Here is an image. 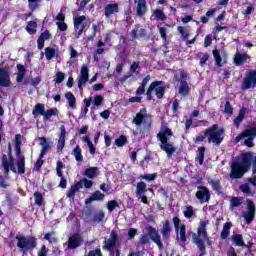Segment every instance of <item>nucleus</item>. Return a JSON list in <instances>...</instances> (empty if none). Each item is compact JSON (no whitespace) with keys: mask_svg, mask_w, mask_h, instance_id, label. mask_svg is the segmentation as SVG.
<instances>
[{"mask_svg":"<svg viewBox=\"0 0 256 256\" xmlns=\"http://www.w3.org/2000/svg\"><path fill=\"white\" fill-rule=\"evenodd\" d=\"M169 137H173V131L167 126H162L160 133L157 134V139L160 141V149L165 151L167 157H173L177 148L169 143Z\"/></svg>","mask_w":256,"mask_h":256,"instance_id":"f257e3e1","label":"nucleus"},{"mask_svg":"<svg viewBox=\"0 0 256 256\" xmlns=\"http://www.w3.org/2000/svg\"><path fill=\"white\" fill-rule=\"evenodd\" d=\"M17 247L21 251L23 256H27L28 253H33L37 248V239L35 236L25 237L23 234L16 235Z\"/></svg>","mask_w":256,"mask_h":256,"instance_id":"f03ea898","label":"nucleus"},{"mask_svg":"<svg viewBox=\"0 0 256 256\" xmlns=\"http://www.w3.org/2000/svg\"><path fill=\"white\" fill-rule=\"evenodd\" d=\"M205 137H208V143H213L216 147H219L225 139V128H219V124H213L205 129Z\"/></svg>","mask_w":256,"mask_h":256,"instance_id":"7ed1b4c3","label":"nucleus"},{"mask_svg":"<svg viewBox=\"0 0 256 256\" xmlns=\"http://www.w3.org/2000/svg\"><path fill=\"white\" fill-rule=\"evenodd\" d=\"M148 235L142 234L139 238V245H149L151 241L155 243L159 249H163V242H161V235H159V231L155 229L153 226L147 227Z\"/></svg>","mask_w":256,"mask_h":256,"instance_id":"20e7f679","label":"nucleus"},{"mask_svg":"<svg viewBox=\"0 0 256 256\" xmlns=\"http://www.w3.org/2000/svg\"><path fill=\"white\" fill-rule=\"evenodd\" d=\"M178 71V74H174L175 81H177V83H180L178 93L183 97H187V95H189L191 91V87H189V84L187 83V79H189V73H187V71L182 68H180Z\"/></svg>","mask_w":256,"mask_h":256,"instance_id":"39448f33","label":"nucleus"},{"mask_svg":"<svg viewBox=\"0 0 256 256\" xmlns=\"http://www.w3.org/2000/svg\"><path fill=\"white\" fill-rule=\"evenodd\" d=\"M132 123L141 127L143 125L144 129H151V125H153V116L151 114H147V108H141L140 112L136 114L133 118Z\"/></svg>","mask_w":256,"mask_h":256,"instance_id":"423d86ee","label":"nucleus"},{"mask_svg":"<svg viewBox=\"0 0 256 256\" xmlns=\"http://www.w3.org/2000/svg\"><path fill=\"white\" fill-rule=\"evenodd\" d=\"M256 137V126L246 128L240 133L238 136L235 137V143H239L241 140H244V145L246 147H255V143L253 142Z\"/></svg>","mask_w":256,"mask_h":256,"instance_id":"0eeeda50","label":"nucleus"},{"mask_svg":"<svg viewBox=\"0 0 256 256\" xmlns=\"http://www.w3.org/2000/svg\"><path fill=\"white\" fill-rule=\"evenodd\" d=\"M32 115H42L45 121H49L52 117H59V109L55 107L45 111V104L38 103L32 110Z\"/></svg>","mask_w":256,"mask_h":256,"instance_id":"6e6552de","label":"nucleus"},{"mask_svg":"<svg viewBox=\"0 0 256 256\" xmlns=\"http://www.w3.org/2000/svg\"><path fill=\"white\" fill-rule=\"evenodd\" d=\"M256 87V70H248L245 77L242 80L241 90L249 91V89H255Z\"/></svg>","mask_w":256,"mask_h":256,"instance_id":"1a4fd4ad","label":"nucleus"},{"mask_svg":"<svg viewBox=\"0 0 256 256\" xmlns=\"http://www.w3.org/2000/svg\"><path fill=\"white\" fill-rule=\"evenodd\" d=\"M74 29L77 31L76 39H79L83 35L85 29H89V22H87V17L85 15L74 17Z\"/></svg>","mask_w":256,"mask_h":256,"instance_id":"9d476101","label":"nucleus"},{"mask_svg":"<svg viewBox=\"0 0 256 256\" xmlns=\"http://www.w3.org/2000/svg\"><path fill=\"white\" fill-rule=\"evenodd\" d=\"M172 222L176 233H180V241L182 243H187V227L185 224H181V219L179 217H173Z\"/></svg>","mask_w":256,"mask_h":256,"instance_id":"9b49d317","label":"nucleus"},{"mask_svg":"<svg viewBox=\"0 0 256 256\" xmlns=\"http://www.w3.org/2000/svg\"><path fill=\"white\" fill-rule=\"evenodd\" d=\"M67 249L70 251H74V249H78V247H81L83 245V236L80 233H74L72 234L67 242Z\"/></svg>","mask_w":256,"mask_h":256,"instance_id":"f8f14e48","label":"nucleus"},{"mask_svg":"<svg viewBox=\"0 0 256 256\" xmlns=\"http://www.w3.org/2000/svg\"><path fill=\"white\" fill-rule=\"evenodd\" d=\"M117 243H119V234H117L116 230H112L110 232V238L104 241L103 249L112 251L117 247Z\"/></svg>","mask_w":256,"mask_h":256,"instance_id":"ddd939ff","label":"nucleus"},{"mask_svg":"<svg viewBox=\"0 0 256 256\" xmlns=\"http://www.w3.org/2000/svg\"><path fill=\"white\" fill-rule=\"evenodd\" d=\"M247 212L243 215L244 220L247 225H251L253 223V219H255V202L251 199H247Z\"/></svg>","mask_w":256,"mask_h":256,"instance_id":"4468645a","label":"nucleus"},{"mask_svg":"<svg viewBox=\"0 0 256 256\" xmlns=\"http://www.w3.org/2000/svg\"><path fill=\"white\" fill-rule=\"evenodd\" d=\"M196 192V198L200 200V203H209L211 201V191L207 186H198Z\"/></svg>","mask_w":256,"mask_h":256,"instance_id":"2eb2a0df","label":"nucleus"},{"mask_svg":"<svg viewBox=\"0 0 256 256\" xmlns=\"http://www.w3.org/2000/svg\"><path fill=\"white\" fill-rule=\"evenodd\" d=\"M9 159L5 154L2 155V166L4 168L5 173H9V169L12 173H17V168H15V164L13 163V155L9 152Z\"/></svg>","mask_w":256,"mask_h":256,"instance_id":"dca6fc26","label":"nucleus"},{"mask_svg":"<svg viewBox=\"0 0 256 256\" xmlns=\"http://www.w3.org/2000/svg\"><path fill=\"white\" fill-rule=\"evenodd\" d=\"M63 169H65V164L61 160H58L56 162V175L61 178L58 187L60 189H67V179L63 176Z\"/></svg>","mask_w":256,"mask_h":256,"instance_id":"f3484780","label":"nucleus"},{"mask_svg":"<svg viewBox=\"0 0 256 256\" xmlns=\"http://www.w3.org/2000/svg\"><path fill=\"white\" fill-rule=\"evenodd\" d=\"M89 81V67L83 65L80 70V77L78 79V89L83 91V85Z\"/></svg>","mask_w":256,"mask_h":256,"instance_id":"a211bd4d","label":"nucleus"},{"mask_svg":"<svg viewBox=\"0 0 256 256\" xmlns=\"http://www.w3.org/2000/svg\"><path fill=\"white\" fill-rule=\"evenodd\" d=\"M0 87H11V76L5 68H0Z\"/></svg>","mask_w":256,"mask_h":256,"instance_id":"6ab92c4d","label":"nucleus"},{"mask_svg":"<svg viewBox=\"0 0 256 256\" xmlns=\"http://www.w3.org/2000/svg\"><path fill=\"white\" fill-rule=\"evenodd\" d=\"M119 13V3H110L104 7V16L106 19H110L112 15Z\"/></svg>","mask_w":256,"mask_h":256,"instance_id":"aec40b11","label":"nucleus"},{"mask_svg":"<svg viewBox=\"0 0 256 256\" xmlns=\"http://www.w3.org/2000/svg\"><path fill=\"white\" fill-rule=\"evenodd\" d=\"M67 136V129L65 125L60 126V135L57 142V151L58 153H62L63 149H65V137Z\"/></svg>","mask_w":256,"mask_h":256,"instance_id":"412c9836","label":"nucleus"},{"mask_svg":"<svg viewBox=\"0 0 256 256\" xmlns=\"http://www.w3.org/2000/svg\"><path fill=\"white\" fill-rule=\"evenodd\" d=\"M53 39V34L49 30L41 32L40 36L37 39L38 49H43L45 47V42Z\"/></svg>","mask_w":256,"mask_h":256,"instance_id":"4be33fe9","label":"nucleus"},{"mask_svg":"<svg viewBox=\"0 0 256 256\" xmlns=\"http://www.w3.org/2000/svg\"><path fill=\"white\" fill-rule=\"evenodd\" d=\"M171 221L166 220L160 230V233L162 234L163 241H169L171 237Z\"/></svg>","mask_w":256,"mask_h":256,"instance_id":"5701e85b","label":"nucleus"},{"mask_svg":"<svg viewBox=\"0 0 256 256\" xmlns=\"http://www.w3.org/2000/svg\"><path fill=\"white\" fill-rule=\"evenodd\" d=\"M80 189H83V181H78L74 183L66 192V197L68 199H74L75 193H77Z\"/></svg>","mask_w":256,"mask_h":256,"instance_id":"b1692460","label":"nucleus"},{"mask_svg":"<svg viewBox=\"0 0 256 256\" xmlns=\"http://www.w3.org/2000/svg\"><path fill=\"white\" fill-rule=\"evenodd\" d=\"M247 59H251V56H249V54H242L237 52L234 56V64L236 65V67H241L242 65H245V63H247Z\"/></svg>","mask_w":256,"mask_h":256,"instance_id":"393cba45","label":"nucleus"},{"mask_svg":"<svg viewBox=\"0 0 256 256\" xmlns=\"http://www.w3.org/2000/svg\"><path fill=\"white\" fill-rule=\"evenodd\" d=\"M208 184L211 185L213 191H215L217 195H221L223 193V186L221 185V180L208 178Z\"/></svg>","mask_w":256,"mask_h":256,"instance_id":"a878e982","label":"nucleus"},{"mask_svg":"<svg viewBox=\"0 0 256 256\" xmlns=\"http://www.w3.org/2000/svg\"><path fill=\"white\" fill-rule=\"evenodd\" d=\"M147 13V0H138L136 6V15L137 17H145Z\"/></svg>","mask_w":256,"mask_h":256,"instance_id":"bb28decb","label":"nucleus"},{"mask_svg":"<svg viewBox=\"0 0 256 256\" xmlns=\"http://www.w3.org/2000/svg\"><path fill=\"white\" fill-rule=\"evenodd\" d=\"M105 199V194L101 193V191L96 190L89 198L85 199V205H89L93 203V201H103Z\"/></svg>","mask_w":256,"mask_h":256,"instance_id":"cd10ccee","label":"nucleus"},{"mask_svg":"<svg viewBox=\"0 0 256 256\" xmlns=\"http://www.w3.org/2000/svg\"><path fill=\"white\" fill-rule=\"evenodd\" d=\"M157 85H165V82H163V81H154L149 85V87L146 91V97H147L148 101L153 100V91H155V88L157 87Z\"/></svg>","mask_w":256,"mask_h":256,"instance_id":"c85d7f7f","label":"nucleus"},{"mask_svg":"<svg viewBox=\"0 0 256 256\" xmlns=\"http://www.w3.org/2000/svg\"><path fill=\"white\" fill-rule=\"evenodd\" d=\"M231 227H233V223L232 222H226L223 225V229L220 233V239H227L229 237V235L231 234Z\"/></svg>","mask_w":256,"mask_h":256,"instance_id":"c756f323","label":"nucleus"},{"mask_svg":"<svg viewBox=\"0 0 256 256\" xmlns=\"http://www.w3.org/2000/svg\"><path fill=\"white\" fill-rule=\"evenodd\" d=\"M65 98L67 99L68 105L71 109H77V98H75V95H73L72 92H66Z\"/></svg>","mask_w":256,"mask_h":256,"instance_id":"7c9ffc66","label":"nucleus"},{"mask_svg":"<svg viewBox=\"0 0 256 256\" xmlns=\"http://www.w3.org/2000/svg\"><path fill=\"white\" fill-rule=\"evenodd\" d=\"M18 175H25V157H20L16 162Z\"/></svg>","mask_w":256,"mask_h":256,"instance_id":"2f4dec72","label":"nucleus"},{"mask_svg":"<svg viewBox=\"0 0 256 256\" xmlns=\"http://www.w3.org/2000/svg\"><path fill=\"white\" fill-rule=\"evenodd\" d=\"M97 173H99L98 167H90L85 170L84 175L85 177H88V179H95Z\"/></svg>","mask_w":256,"mask_h":256,"instance_id":"473e14b6","label":"nucleus"},{"mask_svg":"<svg viewBox=\"0 0 256 256\" xmlns=\"http://www.w3.org/2000/svg\"><path fill=\"white\" fill-rule=\"evenodd\" d=\"M232 241L236 247H245V241L243 240V235L233 234Z\"/></svg>","mask_w":256,"mask_h":256,"instance_id":"72a5a7b5","label":"nucleus"},{"mask_svg":"<svg viewBox=\"0 0 256 256\" xmlns=\"http://www.w3.org/2000/svg\"><path fill=\"white\" fill-rule=\"evenodd\" d=\"M25 30L29 35H35L37 33V22L29 21L25 27Z\"/></svg>","mask_w":256,"mask_h":256,"instance_id":"f704fd0d","label":"nucleus"},{"mask_svg":"<svg viewBox=\"0 0 256 256\" xmlns=\"http://www.w3.org/2000/svg\"><path fill=\"white\" fill-rule=\"evenodd\" d=\"M147 193V184L145 182H139L136 186V197L145 195Z\"/></svg>","mask_w":256,"mask_h":256,"instance_id":"c9c22d12","label":"nucleus"},{"mask_svg":"<svg viewBox=\"0 0 256 256\" xmlns=\"http://www.w3.org/2000/svg\"><path fill=\"white\" fill-rule=\"evenodd\" d=\"M212 55L214 57V60H215V66L216 67H223V58H221V53L219 52V50L217 49H214L212 51Z\"/></svg>","mask_w":256,"mask_h":256,"instance_id":"e433bc0d","label":"nucleus"},{"mask_svg":"<svg viewBox=\"0 0 256 256\" xmlns=\"http://www.w3.org/2000/svg\"><path fill=\"white\" fill-rule=\"evenodd\" d=\"M72 155H74V157L78 163H81V161H83V150H81V147L79 145H77L74 148Z\"/></svg>","mask_w":256,"mask_h":256,"instance_id":"4c0bfd02","label":"nucleus"},{"mask_svg":"<svg viewBox=\"0 0 256 256\" xmlns=\"http://www.w3.org/2000/svg\"><path fill=\"white\" fill-rule=\"evenodd\" d=\"M82 141L84 143H87L90 155H95L97 148H95V146L93 145V142H91V139L89 138V136H84Z\"/></svg>","mask_w":256,"mask_h":256,"instance_id":"58836bf2","label":"nucleus"},{"mask_svg":"<svg viewBox=\"0 0 256 256\" xmlns=\"http://www.w3.org/2000/svg\"><path fill=\"white\" fill-rule=\"evenodd\" d=\"M153 15L156 21H167V16L165 15V12H163V10L161 9L154 10Z\"/></svg>","mask_w":256,"mask_h":256,"instance_id":"ea45409f","label":"nucleus"},{"mask_svg":"<svg viewBox=\"0 0 256 256\" xmlns=\"http://www.w3.org/2000/svg\"><path fill=\"white\" fill-rule=\"evenodd\" d=\"M55 55H57V50L53 47H46L45 48V57L48 61L54 59Z\"/></svg>","mask_w":256,"mask_h":256,"instance_id":"a19ab883","label":"nucleus"},{"mask_svg":"<svg viewBox=\"0 0 256 256\" xmlns=\"http://www.w3.org/2000/svg\"><path fill=\"white\" fill-rule=\"evenodd\" d=\"M239 189L242 193H244V195H250L251 197L255 195V191L251 190V187L249 186L248 183L240 185Z\"/></svg>","mask_w":256,"mask_h":256,"instance_id":"79ce46f5","label":"nucleus"},{"mask_svg":"<svg viewBox=\"0 0 256 256\" xmlns=\"http://www.w3.org/2000/svg\"><path fill=\"white\" fill-rule=\"evenodd\" d=\"M158 29H159L160 37L164 43V47H167L169 45V40H167V28L158 26Z\"/></svg>","mask_w":256,"mask_h":256,"instance_id":"37998d69","label":"nucleus"},{"mask_svg":"<svg viewBox=\"0 0 256 256\" xmlns=\"http://www.w3.org/2000/svg\"><path fill=\"white\" fill-rule=\"evenodd\" d=\"M154 91L157 99H163V97L165 96V86L157 85L154 88Z\"/></svg>","mask_w":256,"mask_h":256,"instance_id":"c03bdc74","label":"nucleus"},{"mask_svg":"<svg viewBox=\"0 0 256 256\" xmlns=\"http://www.w3.org/2000/svg\"><path fill=\"white\" fill-rule=\"evenodd\" d=\"M120 59H121V63L117 64L116 66V73H122L123 72V68L125 67V63H127V57L124 55H120Z\"/></svg>","mask_w":256,"mask_h":256,"instance_id":"a18cd8bd","label":"nucleus"},{"mask_svg":"<svg viewBox=\"0 0 256 256\" xmlns=\"http://www.w3.org/2000/svg\"><path fill=\"white\" fill-rule=\"evenodd\" d=\"M127 136L125 135H120L116 140H115V145L116 147H125L127 145Z\"/></svg>","mask_w":256,"mask_h":256,"instance_id":"49530a36","label":"nucleus"},{"mask_svg":"<svg viewBox=\"0 0 256 256\" xmlns=\"http://www.w3.org/2000/svg\"><path fill=\"white\" fill-rule=\"evenodd\" d=\"M205 151H206V148L204 146L198 148L199 165H203L205 161Z\"/></svg>","mask_w":256,"mask_h":256,"instance_id":"de8ad7c7","label":"nucleus"},{"mask_svg":"<svg viewBox=\"0 0 256 256\" xmlns=\"http://www.w3.org/2000/svg\"><path fill=\"white\" fill-rule=\"evenodd\" d=\"M34 199H35V205H38V207H41L44 202L43 194H41L39 191L34 192Z\"/></svg>","mask_w":256,"mask_h":256,"instance_id":"09e8293b","label":"nucleus"},{"mask_svg":"<svg viewBox=\"0 0 256 256\" xmlns=\"http://www.w3.org/2000/svg\"><path fill=\"white\" fill-rule=\"evenodd\" d=\"M243 205V199L239 197H232L230 200V207H241Z\"/></svg>","mask_w":256,"mask_h":256,"instance_id":"8fccbe9b","label":"nucleus"},{"mask_svg":"<svg viewBox=\"0 0 256 256\" xmlns=\"http://www.w3.org/2000/svg\"><path fill=\"white\" fill-rule=\"evenodd\" d=\"M117 207H119V202H117V200H110L107 202V209L110 213H113Z\"/></svg>","mask_w":256,"mask_h":256,"instance_id":"3c124183","label":"nucleus"},{"mask_svg":"<svg viewBox=\"0 0 256 256\" xmlns=\"http://www.w3.org/2000/svg\"><path fill=\"white\" fill-rule=\"evenodd\" d=\"M39 3H41V0H28V7L30 11H36L39 7Z\"/></svg>","mask_w":256,"mask_h":256,"instance_id":"603ef678","label":"nucleus"},{"mask_svg":"<svg viewBox=\"0 0 256 256\" xmlns=\"http://www.w3.org/2000/svg\"><path fill=\"white\" fill-rule=\"evenodd\" d=\"M177 31L180 33V35H182L184 41H187V39H189V32H187V29H185V27L178 26Z\"/></svg>","mask_w":256,"mask_h":256,"instance_id":"864d4df0","label":"nucleus"},{"mask_svg":"<svg viewBox=\"0 0 256 256\" xmlns=\"http://www.w3.org/2000/svg\"><path fill=\"white\" fill-rule=\"evenodd\" d=\"M39 139L41 141L40 145H42V149L46 152L49 151V149H51V145L49 144V142H47V138L40 137Z\"/></svg>","mask_w":256,"mask_h":256,"instance_id":"5fc2aeb1","label":"nucleus"},{"mask_svg":"<svg viewBox=\"0 0 256 256\" xmlns=\"http://www.w3.org/2000/svg\"><path fill=\"white\" fill-rule=\"evenodd\" d=\"M206 139H208V136H205V130H204V135H198L195 138H193V141L195 145H201Z\"/></svg>","mask_w":256,"mask_h":256,"instance_id":"6e6d98bb","label":"nucleus"},{"mask_svg":"<svg viewBox=\"0 0 256 256\" xmlns=\"http://www.w3.org/2000/svg\"><path fill=\"white\" fill-rule=\"evenodd\" d=\"M193 215H195L193 206H187L186 211H184V217H186V219H191V217H193Z\"/></svg>","mask_w":256,"mask_h":256,"instance_id":"4d7b16f0","label":"nucleus"},{"mask_svg":"<svg viewBox=\"0 0 256 256\" xmlns=\"http://www.w3.org/2000/svg\"><path fill=\"white\" fill-rule=\"evenodd\" d=\"M224 113L226 115H233V106L231 105V102L226 101L224 105Z\"/></svg>","mask_w":256,"mask_h":256,"instance_id":"13d9d810","label":"nucleus"},{"mask_svg":"<svg viewBox=\"0 0 256 256\" xmlns=\"http://www.w3.org/2000/svg\"><path fill=\"white\" fill-rule=\"evenodd\" d=\"M140 179H145L146 181H155V179H157V173L140 175Z\"/></svg>","mask_w":256,"mask_h":256,"instance_id":"bf43d9fd","label":"nucleus"},{"mask_svg":"<svg viewBox=\"0 0 256 256\" xmlns=\"http://www.w3.org/2000/svg\"><path fill=\"white\" fill-rule=\"evenodd\" d=\"M91 3V0H82L78 5V12L85 11V7Z\"/></svg>","mask_w":256,"mask_h":256,"instance_id":"052dcab7","label":"nucleus"},{"mask_svg":"<svg viewBox=\"0 0 256 256\" xmlns=\"http://www.w3.org/2000/svg\"><path fill=\"white\" fill-rule=\"evenodd\" d=\"M64 81H65V73L57 72L56 73L55 83H57L59 85L60 83H62Z\"/></svg>","mask_w":256,"mask_h":256,"instance_id":"680f3d73","label":"nucleus"},{"mask_svg":"<svg viewBox=\"0 0 256 256\" xmlns=\"http://www.w3.org/2000/svg\"><path fill=\"white\" fill-rule=\"evenodd\" d=\"M93 104H94L96 107H101V105H103V96H101V95H96V96L94 97Z\"/></svg>","mask_w":256,"mask_h":256,"instance_id":"e2e57ef3","label":"nucleus"},{"mask_svg":"<svg viewBox=\"0 0 256 256\" xmlns=\"http://www.w3.org/2000/svg\"><path fill=\"white\" fill-rule=\"evenodd\" d=\"M93 219L96 221V223H101L105 219V213L99 212L98 214L94 215Z\"/></svg>","mask_w":256,"mask_h":256,"instance_id":"0e129e2a","label":"nucleus"},{"mask_svg":"<svg viewBox=\"0 0 256 256\" xmlns=\"http://www.w3.org/2000/svg\"><path fill=\"white\" fill-rule=\"evenodd\" d=\"M45 161L43 159H37V161L34 164L35 171H41V168L43 167V164Z\"/></svg>","mask_w":256,"mask_h":256,"instance_id":"69168bd1","label":"nucleus"},{"mask_svg":"<svg viewBox=\"0 0 256 256\" xmlns=\"http://www.w3.org/2000/svg\"><path fill=\"white\" fill-rule=\"evenodd\" d=\"M47 253H49V248H47L45 245H42L38 251V256H47Z\"/></svg>","mask_w":256,"mask_h":256,"instance_id":"338daca9","label":"nucleus"},{"mask_svg":"<svg viewBox=\"0 0 256 256\" xmlns=\"http://www.w3.org/2000/svg\"><path fill=\"white\" fill-rule=\"evenodd\" d=\"M137 235V228H130L128 230V239H135V236Z\"/></svg>","mask_w":256,"mask_h":256,"instance_id":"774afa93","label":"nucleus"}]
</instances>
